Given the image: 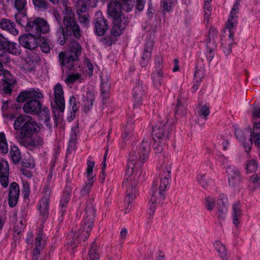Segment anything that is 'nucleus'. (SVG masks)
<instances>
[{
  "mask_svg": "<svg viewBox=\"0 0 260 260\" xmlns=\"http://www.w3.org/2000/svg\"><path fill=\"white\" fill-rule=\"evenodd\" d=\"M13 126L15 130L19 131L16 138L21 146L31 149L43 145L44 140L42 137L39 135L32 137L38 132L39 126L31 117L20 115L15 120Z\"/></svg>",
  "mask_w": 260,
  "mask_h": 260,
  "instance_id": "f257e3e1",
  "label": "nucleus"
},
{
  "mask_svg": "<svg viewBox=\"0 0 260 260\" xmlns=\"http://www.w3.org/2000/svg\"><path fill=\"white\" fill-rule=\"evenodd\" d=\"M43 98V94L38 89L30 88L21 91L17 96L16 101L18 103H23L27 100L23 107L24 111L26 113L37 115L42 107L39 100Z\"/></svg>",
  "mask_w": 260,
  "mask_h": 260,
  "instance_id": "f03ea898",
  "label": "nucleus"
},
{
  "mask_svg": "<svg viewBox=\"0 0 260 260\" xmlns=\"http://www.w3.org/2000/svg\"><path fill=\"white\" fill-rule=\"evenodd\" d=\"M60 3L64 7V9L62 11L63 17L62 33L63 35H73L76 39H80L81 31L79 25L76 21L74 11L71 7L67 6V0H60Z\"/></svg>",
  "mask_w": 260,
  "mask_h": 260,
  "instance_id": "7ed1b4c3",
  "label": "nucleus"
},
{
  "mask_svg": "<svg viewBox=\"0 0 260 260\" xmlns=\"http://www.w3.org/2000/svg\"><path fill=\"white\" fill-rule=\"evenodd\" d=\"M10 62L9 56L5 53H0V75H3V90L5 93L10 94L16 83L14 77L7 70H4V66Z\"/></svg>",
  "mask_w": 260,
  "mask_h": 260,
  "instance_id": "20e7f679",
  "label": "nucleus"
},
{
  "mask_svg": "<svg viewBox=\"0 0 260 260\" xmlns=\"http://www.w3.org/2000/svg\"><path fill=\"white\" fill-rule=\"evenodd\" d=\"M153 143L152 146L155 153H159L163 150V146L167 142L169 137L168 126L159 124L153 128L152 134Z\"/></svg>",
  "mask_w": 260,
  "mask_h": 260,
  "instance_id": "39448f33",
  "label": "nucleus"
},
{
  "mask_svg": "<svg viewBox=\"0 0 260 260\" xmlns=\"http://www.w3.org/2000/svg\"><path fill=\"white\" fill-rule=\"evenodd\" d=\"M146 28H148L146 33V42L145 44L144 52L141 57L142 60L140 62L142 67L145 66L151 58L156 26L155 25H151L149 24L146 25L145 29Z\"/></svg>",
  "mask_w": 260,
  "mask_h": 260,
  "instance_id": "423d86ee",
  "label": "nucleus"
},
{
  "mask_svg": "<svg viewBox=\"0 0 260 260\" xmlns=\"http://www.w3.org/2000/svg\"><path fill=\"white\" fill-rule=\"evenodd\" d=\"M0 51L8 52L15 55H19L21 54V49L19 45L16 43L10 41L0 33Z\"/></svg>",
  "mask_w": 260,
  "mask_h": 260,
  "instance_id": "0eeeda50",
  "label": "nucleus"
},
{
  "mask_svg": "<svg viewBox=\"0 0 260 260\" xmlns=\"http://www.w3.org/2000/svg\"><path fill=\"white\" fill-rule=\"evenodd\" d=\"M93 24L94 32L98 36H104L107 30L109 29L108 20L101 13L96 15Z\"/></svg>",
  "mask_w": 260,
  "mask_h": 260,
  "instance_id": "6e6552de",
  "label": "nucleus"
},
{
  "mask_svg": "<svg viewBox=\"0 0 260 260\" xmlns=\"http://www.w3.org/2000/svg\"><path fill=\"white\" fill-rule=\"evenodd\" d=\"M51 194V190L48 187L44 189V195L41 199L38 206L40 215L43 219L46 220L49 215V198Z\"/></svg>",
  "mask_w": 260,
  "mask_h": 260,
  "instance_id": "1a4fd4ad",
  "label": "nucleus"
},
{
  "mask_svg": "<svg viewBox=\"0 0 260 260\" xmlns=\"http://www.w3.org/2000/svg\"><path fill=\"white\" fill-rule=\"evenodd\" d=\"M94 165L95 164L94 161L90 160L87 161L86 177L88 180L81 189V193L82 196H85L89 193L90 189L95 180V175H93V169Z\"/></svg>",
  "mask_w": 260,
  "mask_h": 260,
  "instance_id": "9d476101",
  "label": "nucleus"
},
{
  "mask_svg": "<svg viewBox=\"0 0 260 260\" xmlns=\"http://www.w3.org/2000/svg\"><path fill=\"white\" fill-rule=\"evenodd\" d=\"M235 134L237 139L243 144L245 151L249 152L252 145L251 129L238 130L236 132Z\"/></svg>",
  "mask_w": 260,
  "mask_h": 260,
  "instance_id": "9b49d317",
  "label": "nucleus"
},
{
  "mask_svg": "<svg viewBox=\"0 0 260 260\" xmlns=\"http://www.w3.org/2000/svg\"><path fill=\"white\" fill-rule=\"evenodd\" d=\"M218 31L216 28L211 27L208 32L207 39L205 40L206 44V48L209 50L210 55L208 57L209 62L212 60L214 57L212 53L216 50L217 44L216 43L215 38H217Z\"/></svg>",
  "mask_w": 260,
  "mask_h": 260,
  "instance_id": "f8f14e48",
  "label": "nucleus"
},
{
  "mask_svg": "<svg viewBox=\"0 0 260 260\" xmlns=\"http://www.w3.org/2000/svg\"><path fill=\"white\" fill-rule=\"evenodd\" d=\"M54 101L57 109L61 113L64 112L65 108V100L62 86L59 83L54 86Z\"/></svg>",
  "mask_w": 260,
  "mask_h": 260,
  "instance_id": "ddd939ff",
  "label": "nucleus"
},
{
  "mask_svg": "<svg viewBox=\"0 0 260 260\" xmlns=\"http://www.w3.org/2000/svg\"><path fill=\"white\" fill-rule=\"evenodd\" d=\"M122 4L119 0H111L108 5V14L113 19L121 18Z\"/></svg>",
  "mask_w": 260,
  "mask_h": 260,
  "instance_id": "4468645a",
  "label": "nucleus"
},
{
  "mask_svg": "<svg viewBox=\"0 0 260 260\" xmlns=\"http://www.w3.org/2000/svg\"><path fill=\"white\" fill-rule=\"evenodd\" d=\"M37 38L30 34H24L19 37V42L23 47L33 50L37 48L38 45Z\"/></svg>",
  "mask_w": 260,
  "mask_h": 260,
  "instance_id": "2eb2a0df",
  "label": "nucleus"
},
{
  "mask_svg": "<svg viewBox=\"0 0 260 260\" xmlns=\"http://www.w3.org/2000/svg\"><path fill=\"white\" fill-rule=\"evenodd\" d=\"M227 173L230 185L237 186L240 184L242 179L239 170L235 166H229L227 168Z\"/></svg>",
  "mask_w": 260,
  "mask_h": 260,
  "instance_id": "dca6fc26",
  "label": "nucleus"
},
{
  "mask_svg": "<svg viewBox=\"0 0 260 260\" xmlns=\"http://www.w3.org/2000/svg\"><path fill=\"white\" fill-rule=\"evenodd\" d=\"M113 19V26L111 31V35L114 37L119 36L128 24V18L123 17L122 19V18Z\"/></svg>",
  "mask_w": 260,
  "mask_h": 260,
  "instance_id": "f3484780",
  "label": "nucleus"
},
{
  "mask_svg": "<svg viewBox=\"0 0 260 260\" xmlns=\"http://www.w3.org/2000/svg\"><path fill=\"white\" fill-rule=\"evenodd\" d=\"M9 165L7 161L0 160V182L4 187H7L9 183Z\"/></svg>",
  "mask_w": 260,
  "mask_h": 260,
  "instance_id": "a211bd4d",
  "label": "nucleus"
},
{
  "mask_svg": "<svg viewBox=\"0 0 260 260\" xmlns=\"http://www.w3.org/2000/svg\"><path fill=\"white\" fill-rule=\"evenodd\" d=\"M19 186L16 182H12L10 186L9 192V205L11 207H14L17 203L19 196Z\"/></svg>",
  "mask_w": 260,
  "mask_h": 260,
  "instance_id": "6ab92c4d",
  "label": "nucleus"
},
{
  "mask_svg": "<svg viewBox=\"0 0 260 260\" xmlns=\"http://www.w3.org/2000/svg\"><path fill=\"white\" fill-rule=\"evenodd\" d=\"M58 58L60 65L63 67H65L69 70H74L75 68V62L78 61V59L72 56L69 55L68 57L64 52L61 51L59 53Z\"/></svg>",
  "mask_w": 260,
  "mask_h": 260,
  "instance_id": "aec40b11",
  "label": "nucleus"
},
{
  "mask_svg": "<svg viewBox=\"0 0 260 260\" xmlns=\"http://www.w3.org/2000/svg\"><path fill=\"white\" fill-rule=\"evenodd\" d=\"M85 213L84 224L85 226L87 228V232H88L91 230L95 217V212L93 206L91 205H87L85 209Z\"/></svg>",
  "mask_w": 260,
  "mask_h": 260,
  "instance_id": "412c9836",
  "label": "nucleus"
},
{
  "mask_svg": "<svg viewBox=\"0 0 260 260\" xmlns=\"http://www.w3.org/2000/svg\"><path fill=\"white\" fill-rule=\"evenodd\" d=\"M0 28L14 36L19 34V31L16 28L15 23L9 19L3 18L0 21Z\"/></svg>",
  "mask_w": 260,
  "mask_h": 260,
  "instance_id": "4be33fe9",
  "label": "nucleus"
},
{
  "mask_svg": "<svg viewBox=\"0 0 260 260\" xmlns=\"http://www.w3.org/2000/svg\"><path fill=\"white\" fill-rule=\"evenodd\" d=\"M151 141L149 139L144 140L141 144L142 148L139 154V160L140 162L144 163L148 158V154L150 150Z\"/></svg>",
  "mask_w": 260,
  "mask_h": 260,
  "instance_id": "5701e85b",
  "label": "nucleus"
},
{
  "mask_svg": "<svg viewBox=\"0 0 260 260\" xmlns=\"http://www.w3.org/2000/svg\"><path fill=\"white\" fill-rule=\"evenodd\" d=\"M133 96L134 99L135 107L140 105L144 97V92L142 84L138 83L133 89Z\"/></svg>",
  "mask_w": 260,
  "mask_h": 260,
  "instance_id": "b1692460",
  "label": "nucleus"
},
{
  "mask_svg": "<svg viewBox=\"0 0 260 260\" xmlns=\"http://www.w3.org/2000/svg\"><path fill=\"white\" fill-rule=\"evenodd\" d=\"M227 201L226 196L224 194H220L217 201V212L218 218L221 220L224 218L225 214L226 212V208L225 206V202Z\"/></svg>",
  "mask_w": 260,
  "mask_h": 260,
  "instance_id": "393cba45",
  "label": "nucleus"
},
{
  "mask_svg": "<svg viewBox=\"0 0 260 260\" xmlns=\"http://www.w3.org/2000/svg\"><path fill=\"white\" fill-rule=\"evenodd\" d=\"M138 183L137 175L125 176V178L122 182V187L126 190L130 189L135 191V188Z\"/></svg>",
  "mask_w": 260,
  "mask_h": 260,
  "instance_id": "a878e982",
  "label": "nucleus"
},
{
  "mask_svg": "<svg viewBox=\"0 0 260 260\" xmlns=\"http://www.w3.org/2000/svg\"><path fill=\"white\" fill-rule=\"evenodd\" d=\"M69 55L73 56L75 59L79 60V57L81 55L82 47L81 45L75 40H72L69 47Z\"/></svg>",
  "mask_w": 260,
  "mask_h": 260,
  "instance_id": "bb28decb",
  "label": "nucleus"
},
{
  "mask_svg": "<svg viewBox=\"0 0 260 260\" xmlns=\"http://www.w3.org/2000/svg\"><path fill=\"white\" fill-rule=\"evenodd\" d=\"M165 195L164 192L159 193L158 190L153 189L149 203L151 204L150 209L153 212L156 207L155 204H158L161 200L165 199Z\"/></svg>",
  "mask_w": 260,
  "mask_h": 260,
  "instance_id": "cd10ccee",
  "label": "nucleus"
},
{
  "mask_svg": "<svg viewBox=\"0 0 260 260\" xmlns=\"http://www.w3.org/2000/svg\"><path fill=\"white\" fill-rule=\"evenodd\" d=\"M137 159V155L135 154V152L130 154L126 167L125 176L127 175H137L136 174H134V169Z\"/></svg>",
  "mask_w": 260,
  "mask_h": 260,
  "instance_id": "c85d7f7f",
  "label": "nucleus"
},
{
  "mask_svg": "<svg viewBox=\"0 0 260 260\" xmlns=\"http://www.w3.org/2000/svg\"><path fill=\"white\" fill-rule=\"evenodd\" d=\"M94 100V93L92 91H88L86 93V97L83 101V110L85 112H88L93 106V102Z\"/></svg>",
  "mask_w": 260,
  "mask_h": 260,
  "instance_id": "c756f323",
  "label": "nucleus"
},
{
  "mask_svg": "<svg viewBox=\"0 0 260 260\" xmlns=\"http://www.w3.org/2000/svg\"><path fill=\"white\" fill-rule=\"evenodd\" d=\"M127 194L125 199L126 207L125 208V213H128L132 209V203L135 198V191H132L130 189L126 190Z\"/></svg>",
  "mask_w": 260,
  "mask_h": 260,
  "instance_id": "7c9ffc66",
  "label": "nucleus"
},
{
  "mask_svg": "<svg viewBox=\"0 0 260 260\" xmlns=\"http://www.w3.org/2000/svg\"><path fill=\"white\" fill-rule=\"evenodd\" d=\"M39 37L42 34H46L50 31L49 25L47 22L44 19L37 17Z\"/></svg>",
  "mask_w": 260,
  "mask_h": 260,
  "instance_id": "2f4dec72",
  "label": "nucleus"
},
{
  "mask_svg": "<svg viewBox=\"0 0 260 260\" xmlns=\"http://www.w3.org/2000/svg\"><path fill=\"white\" fill-rule=\"evenodd\" d=\"M38 27L37 18L35 19H31L30 22H29L28 26H27V28H26V31L28 32V33L31 34V35H33L35 37L39 38V31H38Z\"/></svg>",
  "mask_w": 260,
  "mask_h": 260,
  "instance_id": "473e14b6",
  "label": "nucleus"
},
{
  "mask_svg": "<svg viewBox=\"0 0 260 260\" xmlns=\"http://www.w3.org/2000/svg\"><path fill=\"white\" fill-rule=\"evenodd\" d=\"M214 246L222 260H227L228 256L225 246L219 241H216Z\"/></svg>",
  "mask_w": 260,
  "mask_h": 260,
  "instance_id": "72a5a7b5",
  "label": "nucleus"
},
{
  "mask_svg": "<svg viewBox=\"0 0 260 260\" xmlns=\"http://www.w3.org/2000/svg\"><path fill=\"white\" fill-rule=\"evenodd\" d=\"M110 84L108 81H104L102 79L101 83V96L102 99L106 100L109 96Z\"/></svg>",
  "mask_w": 260,
  "mask_h": 260,
  "instance_id": "f704fd0d",
  "label": "nucleus"
},
{
  "mask_svg": "<svg viewBox=\"0 0 260 260\" xmlns=\"http://www.w3.org/2000/svg\"><path fill=\"white\" fill-rule=\"evenodd\" d=\"M11 158L15 164H18L21 159V154L19 149L16 146H13L10 151Z\"/></svg>",
  "mask_w": 260,
  "mask_h": 260,
  "instance_id": "c9c22d12",
  "label": "nucleus"
},
{
  "mask_svg": "<svg viewBox=\"0 0 260 260\" xmlns=\"http://www.w3.org/2000/svg\"><path fill=\"white\" fill-rule=\"evenodd\" d=\"M181 95H179L177 99V104L175 108V113L179 115H183L186 114V108L184 103L181 102Z\"/></svg>",
  "mask_w": 260,
  "mask_h": 260,
  "instance_id": "e433bc0d",
  "label": "nucleus"
},
{
  "mask_svg": "<svg viewBox=\"0 0 260 260\" xmlns=\"http://www.w3.org/2000/svg\"><path fill=\"white\" fill-rule=\"evenodd\" d=\"M239 3L240 0H236V2L234 4L230 13V15L228 19V22H234V20L238 21V16L237 14L239 11Z\"/></svg>",
  "mask_w": 260,
  "mask_h": 260,
  "instance_id": "4c0bfd02",
  "label": "nucleus"
},
{
  "mask_svg": "<svg viewBox=\"0 0 260 260\" xmlns=\"http://www.w3.org/2000/svg\"><path fill=\"white\" fill-rule=\"evenodd\" d=\"M16 19L17 22L22 26L24 27L26 31V28H27V26H28L29 22H30L31 19H29L26 15L21 14L17 15Z\"/></svg>",
  "mask_w": 260,
  "mask_h": 260,
  "instance_id": "58836bf2",
  "label": "nucleus"
},
{
  "mask_svg": "<svg viewBox=\"0 0 260 260\" xmlns=\"http://www.w3.org/2000/svg\"><path fill=\"white\" fill-rule=\"evenodd\" d=\"M32 3L35 7L41 11H45L50 7L47 0H32Z\"/></svg>",
  "mask_w": 260,
  "mask_h": 260,
  "instance_id": "ea45409f",
  "label": "nucleus"
},
{
  "mask_svg": "<svg viewBox=\"0 0 260 260\" xmlns=\"http://www.w3.org/2000/svg\"><path fill=\"white\" fill-rule=\"evenodd\" d=\"M36 63L35 61L29 58L26 60L25 63L23 66V69L26 73H34L35 72Z\"/></svg>",
  "mask_w": 260,
  "mask_h": 260,
  "instance_id": "a19ab883",
  "label": "nucleus"
},
{
  "mask_svg": "<svg viewBox=\"0 0 260 260\" xmlns=\"http://www.w3.org/2000/svg\"><path fill=\"white\" fill-rule=\"evenodd\" d=\"M169 184V182H167L166 180H163L161 179L159 182H155L153 184L152 188L153 189H155L158 191L159 193L164 192L165 191L166 187L167 185Z\"/></svg>",
  "mask_w": 260,
  "mask_h": 260,
  "instance_id": "79ce46f5",
  "label": "nucleus"
},
{
  "mask_svg": "<svg viewBox=\"0 0 260 260\" xmlns=\"http://www.w3.org/2000/svg\"><path fill=\"white\" fill-rule=\"evenodd\" d=\"M71 194V188L67 187L63 193L62 199L60 202V206L62 208L66 207L70 199Z\"/></svg>",
  "mask_w": 260,
  "mask_h": 260,
  "instance_id": "37998d69",
  "label": "nucleus"
},
{
  "mask_svg": "<svg viewBox=\"0 0 260 260\" xmlns=\"http://www.w3.org/2000/svg\"><path fill=\"white\" fill-rule=\"evenodd\" d=\"M87 4L84 1V0H77L75 5L76 12L78 16L80 14L85 13L87 9Z\"/></svg>",
  "mask_w": 260,
  "mask_h": 260,
  "instance_id": "c03bdc74",
  "label": "nucleus"
},
{
  "mask_svg": "<svg viewBox=\"0 0 260 260\" xmlns=\"http://www.w3.org/2000/svg\"><path fill=\"white\" fill-rule=\"evenodd\" d=\"M233 210V223L237 226L239 224V217L241 214V210L239 204L236 203L234 205Z\"/></svg>",
  "mask_w": 260,
  "mask_h": 260,
  "instance_id": "a18cd8bd",
  "label": "nucleus"
},
{
  "mask_svg": "<svg viewBox=\"0 0 260 260\" xmlns=\"http://www.w3.org/2000/svg\"><path fill=\"white\" fill-rule=\"evenodd\" d=\"M70 104L72 107V111L71 112V118L72 120L75 118L76 113L78 110L79 107L77 105V100L74 95H72L70 98Z\"/></svg>",
  "mask_w": 260,
  "mask_h": 260,
  "instance_id": "49530a36",
  "label": "nucleus"
},
{
  "mask_svg": "<svg viewBox=\"0 0 260 260\" xmlns=\"http://www.w3.org/2000/svg\"><path fill=\"white\" fill-rule=\"evenodd\" d=\"M162 78V72L159 70L153 76V84L154 86L158 89L161 85V79Z\"/></svg>",
  "mask_w": 260,
  "mask_h": 260,
  "instance_id": "de8ad7c7",
  "label": "nucleus"
},
{
  "mask_svg": "<svg viewBox=\"0 0 260 260\" xmlns=\"http://www.w3.org/2000/svg\"><path fill=\"white\" fill-rule=\"evenodd\" d=\"M0 148L3 153L6 154L8 151V147L6 142L5 134L3 133H0Z\"/></svg>",
  "mask_w": 260,
  "mask_h": 260,
  "instance_id": "09e8293b",
  "label": "nucleus"
},
{
  "mask_svg": "<svg viewBox=\"0 0 260 260\" xmlns=\"http://www.w3.org/2000/svg\"><path fill=\"white\" fill-rule=\"evenodd\" d=\"M257 162L253 159H251L248 161L246 164V170L247 172L252 173L255 172L257 169Z\"/></svg>",
  "mask_w": 260,
  "mask_h": 260,
  "instance_id": "8fccbe9b",
  "label": "nucleus"
},
{
  "mask_svg": "<svg viewBox=\"0 0 260 260\" xmlns=\"http://www.w3.org/2000/svg\"><path fill=\"white\" fill-rule=\"evenodd\" d=\"M37 115H39L42 119H44L45 121L49 120V110L47 107L41 108L40 111Z\"/></svg>",
  "mask_w": 260,
  "mask_h": 260,
  "instance_id": "3c124183",
  "label": "nucleus"
},
{
  "mask_svg": "<svg viewBox=\"0 0 260 260\" xmlns=\"http://www.w3.org/2000/svg\"><path fill=\"white\" fill-rule=\"evenodd\" d=\"M172 3L171 0H162L161 4L162 11L169 12L172 10Z\"/></svg>",
  "mask_w": 260,
  "mask_h": 260,
  "instance_id": "603ef678",
  "label": "nucleus"
},
{
  "mask_svg": "<svg viewBox=\"0 0 260 260\" xmlns=\"http://www.w3.org/2000/svg\"><path fill=\"white\" fill-rule=\"evenodd\" d=\"M81 77V76L80 74L69 75L66 79V82L68 83L72 84L76 81L80 80Z\"/></svg>",
  "mask_w": 260,
  "mask_h": 260,
  "instance_id": "864d4df0",
  "label": "nucleus"
},
{
  "mask_svg": "<svg viewBox=\"0 0 260 260\" xmlns=\"http://www.w3.org/2000/svg\"><path fill=\"white\" fill-rule=\"evenodd\" d=\"M206 207L208 210L211 211L215 206V200L211 197H207L205 199Z\"/></svg>",
  "mask_w": 260,
  "mask_h": 260,
  "instance_id": "5fc2aeb1",
  "label": "nucleus"
},
{
  "mask_svg": "<svg viewBox=\"0 0 260 260\" xmlns=\"http://www.w3.org/2000/svg\"><path fill=\"white\" fill-rule=\"evenodd\" d=\"M249 180L255 186H260V174H253L250 177Z\"/></svg>",
  "mask_w": 260,
  "mask_h": 260,
  "instance_id": "6e6d98bb",
  "label": "nucleus"
},
{
  "mask_svg": "<svg viewBox=\"0 0 260 260\" xmlns=\"http://www.w3.org/2000/svg\"><path fill=\"white\" fill-rule=\"evenodd\" d=\"M2 110L3 112L5 113L8 112L9 108L12 107V102L11 100H2Z\"/></svg>",
  "mask_w": 260,
  "mask_h": 260,
  "instance_id": "4d7b16f0",
  "label": "nucleus"
},
{
  "mask_svg": "<svg viewBox=\"0 0 260 260\" xmlns=\"http://www.w3.org/2000/svg\"><path fill=\"white\" fill-rule=\"evenodd\" d=\"M39 46L41 48L42 52L48 53L50 52V47L46 40H43L39 44Z\"/></svg>",
  "mask_w": 260,
  "mask_h": 260,
  "instance_id": "13d9d810",
  "label": "nucleus"
},
{
  "mask_svg": "<svg viewBox=\"0 0 260 260\" xmlns=\"http://www.w3.org/2000/svg\"><path fill=\"white\" fill-rule=\"evenodd\" d=\"M230 34H229V42L228 44V48L225 51V54H229L232 50V45L234 42V33L231 30H229Z\"/></svg>",
  "mask_w": 260,
  "mask_h": 260,
  "instance_id": "bf43d9fd",
  "label": "nucleus"
},
{
  "mask_svg": "<svg viewBox=\"0 0 260 260\" xmlns=\"http://www.w3.org/2000/svg\"><path fill=\"white\" fill-rule=\"evenodd\" d=\"M26 4V0H15L14 5L16 9L18 11H21L23 10Z\"/></svg>",
  "mask_w": 260,
  "mask_h": 260,
  "instance_id": "052dcab7",
  "label": "nucleus"
},
{
  "mask_svg": "<svg viewBox=\"0 0 260 260\" xmlns=\"http://www.w3.org/2000/svg\"><path fill=\"white\" fill-rule=\"evenodd\" d=\"M210 113L209 108L206 106L204 105L200 109L199 114L200 116H203L204 118L206 119L207 117L208 116Z\"/></svg>",
  "mask_w": 260,
  "mask_h": 260,
  "instance_id": "680f3d73",
  "label": "nucleus"
},
{
  "mask_svg": "<svg viewBox=\"0 0 260 260\" xmlns=\"http://www.w3.org/2000/svg\"><path fill=\"white\" fill-rule=\"evenodd\" d=\"M82 238L79 234H74L71 241V246L72 248L76 247Z\"/></svg>",
  "mask_w": 260,
  "mask_h": 260,
  "instance_id": "e2e57ef3",
  "label": "nucleus"
},
{
  "mask_svg": "<svg viewBox=\"0 0 260 260\" xmlns=\"http://www.w3.org/2000/svg\"><path fill=\"white\" fill-rule=\"evenodd\" d=\"M42 232L40 231L38 233L37 237L36 238V248H42Z\"/></svg>",
  "mask_w": 260,
  "mask_h": 260,
  "instance_id": "0e129e2a",
  "label": "nucleus"
},
{
  "mask_svg": "<svg viewBox=\"0 0 260 260\" xmlns=\"http://www.w3.org/2000/svg\"><path fill=\"white\" fill-rule=\"evenodd\" d=\"M165 170L161 179L164 181L166 180L167 182H169V180L171 178V170L169 168H167Z\"/></svg>",
  "mask_w": 260,
  "mask_h": 260,
  "instance_id": "69168bd1",
  "label": "nucleus"
},
{
  "mask_svg": "<svg viewBox=\"0 0 260 260\" xmlns=\"http://www.w3.org/2000/svg\"><path fill=\"white\" fill-rule=\"evenodd\" d=\"M198 180L202 186L205 188L208 185V181L205 175H199Z\"/></svg>",
  "mask_w": 260,
  "mask_h": 260,
  "instance_id": "338daca9",
  "label": "nucleus"
},
{
  "mask_svg": "<svg viewBox=\"0 0 260 260\" xmlns=\"http://www.w3.org/2000/svg\"><path fill=\"white\" fill-rule=\"evenodd\" d=\"M252 116L253 119H255L260 118V107L258 106H254L253 108V112Z\"/></svg>",
  "mask_w": 260,
  "mask_h": 260,
  "instance_id": "774afa93",
  "label": "nucleus"
}]
</instances>
